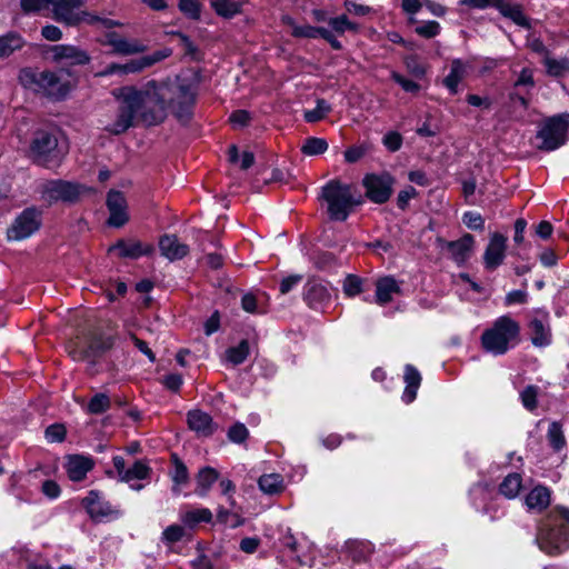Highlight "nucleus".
Returning <instances> with one entry per match:
<instances>
[{
    "instance_id": "nucleus-10",
    "label": "nucleus",
    "mask_w": 569,
    "mask_h": 569,
    "mask_svg": "<svg viewBox=\"0 0 569 569\" xmlns=\"http://www.w3.org/2000/svg\"><path fill=\"white\" fill-rule=\"evenodd\" d=\"M362 184L366 188L367 198L375 203L381 204L390 199L395 178L388 172L381 174L371 173L363 178Z\"/></svg>"
},
{
    "instance_id": "nucleus-56",
    "label": "nucleus",
    "mask_w": 569,
    "mask_h": 569,
    "mask_svg": "<svg viewBox=\"0 0 569 569\" xmlns=\"http://www.w3.org/2000/svg\"><path fill=\"white\" fill-rule=\"evenodd\" d=\"M391 78L395 82H397L399 86H401V88L406 92L416 93L420 89V86L417 82L405 78L403 76H401L398 72H392Z\"/></svg>"
},
{
    "instance_id": "nucleus-6",
    "label": "nucleus",
    "mask_w": 569,
    "mask_h": 569,
    "mask_svg": "<svg viewBox=\"0 0 569 569\" xmlns=\"http://www.w3.org/2000/svg\"><path fill=\"white\" fill-rule=\"evenodd\" d=\"M29 152L34 163L48 169L57 168L62 158L58 150L56 132L44 129L34 132Z\"/></svg>"
},
{
    "instance_id": "nucleus-55",
    "label": "nucleus",
    "mask_w": 569,
    "mask_h": 569,
    "mask_svg": "<svg viewBox=\"0 0 569 569\" xmlns=\"http://www.w3.org/2000/svg\"><path fill=\"white\" fill-rule=\"evenodd\" d=\"M440 31V24L437 21H428L416 27V32L423 38H433Z\"/></svg>"
},
{
    "instance_id": "nucleus-48",
    "label": "nucleus",
    "mask_w": 569,
    "mask_h": 569,
    "mask_svg": "<svg viewBox=\"0 0 569 569\" xmlns=\"http://www.w3.org/2000/svg\"><path fill=\"white\" fill-rule=\"evenodd\" d=\"M172 462L174 463V471L172 475V480L176 485H184L188 482L189 473L186 465L179 459V457L173 453L171 455Z\"/></svg>"
},
{
    "instance_id": "nucleus-57",
    "label": "nucleus",
    "mask_w": 569,
    "mask_h": 569,
    "mask_svg": "<svg viewBox=\"0 0 569 569\" xmlns=\"http://www.w3.org/2000/svg\"><path fill=\"white\" fill-rule=\"evenodd\" d=\"M172 34L180 39L184 54L191 57L192 59H197L199 50L198 47L190 40V38L181 32H173Z\"/></svg>"
},
{
    "instance_id": "nucleus-54",
    "label": "nucleus",
    "mask_w": 569,
    "mask_h": 569,
    "mask_svg": "<svg viewBox=\"0 0 569 569\" xmlns=\"http://www.w3.org/2000/svg\"><path fill=\"white\" fill-rule=\"evenodd\" d=\"M20 7L23 13H36L48 8V0H20Z\"/></svg>"
},
{
    "instance_id": "nucleus-20",
    "label": "nucleus",
    "mask_w": 569,
    "mask_h": 569,
    "mask_svg": "<svg viewBox=\"0 0 569 569\" xmlns=\"http://www.w3.org/2000/svg\"><path fill=\"white\" fill-rule=\"evenodd\" d=\"M24 76L32 77L33 82L42 90L47 92V94L60 98L66 94V88L61 83L60 78L57 73L51 71H42L37 76L31 74L30 72H24Z\"/></svg>"
},
{
    "instance_id": "nucleus-31",
    "label": "nucleus",
    "mask_w": 569,
    "mask_h": 569,
    "mask_svg": "<svg viewBox=\"0 0 569 569\" xmlns=\"http://www.w3.org/2000/svg\"><path fill=\"white\" fill-rule=\"evenodd\" d=\"M24 39L14 31L0 36V59L10 57L13 52L23 48Z\"/></svg>"
},
{
    "instance_id": "nucleus-41",
    "label": "nucleus",
    "mask_w": 569,
    "mask_h": 569,
    "mask_svg": "<svg viewBox=\"0 0 569 569\" xmlns=\"http://www.w3.org/2000/svg\"><path fill=\"white\" fill-rule=\"evenodd\" d=\"M328 150V142L323 138L310 137L307 138L301 146V152L306 156L322 154Z\"/></svg>"
},
{
    "instance_id": "nucleus-1",
    "label": "nucleus",
    "mask_w": 569,
    "mask_h": 569,
    "mask_svg": "<svg viewBox=\"0 0 569 569\" xmlns=\"http://www.w3.org/2000/svg\"><path fill=\"white\" fill-rule=\"evenodd\" d=\"M119 101L117 119L108 131L121 134L133 127L134 121L147 127L158 126L167 118L163 94L156 80L148 81L143 87L126 86L113 91Z\"/></svg>"
},
{
    "instance_id": "nucleus-59",
    "label": "nucleus",
    "mask_w": 569,
    "mask_h": 569,
    "mask_svg": "<svg viewBox=\"0 0 569 569\" xmlns=\"http://www.w3.org/2000/svg\"><path fill=\"white\" fill-rule=\"evenodd\" d=\"M301 274H291L283 278L280 282L279 291L282 295L289 293L298 283L302 281Z\"/></svg>"
},
{
    "instance_id": "nucleus-26",
    "label": "nucleus",
    "mask_w": 569,
    "mask_h": 569,
    "mask_svg": "<svg viewBox=\"0 0 569 569\" xmlns=\"http://www.w3.org/2000/svg\"><path fill=\"white\" fill-rule=\"evenodd\" d=\"M530 340L535 347H547L551 343V330L549 325L538 318L529 322Z\"/></svg>"
},
{
    "instance_id": "nucleus-46",
    "label": "nucleus",
    "mask_w": 569,
    "mask_h": 569,
    "mask_svg": "<svg viewBox=\"0 0 569 569\" xmlns=\"http://www.w3.org/2000/svg\"><path fill=\"white\" fill-rule=\"evenodd\" d=\"M186 530L182 526L171 525L167 527L161 536V541L166 545H172L183 539Z\"/></svg>"
},
{
    "instance_id": "nucleus-32",
    "label": "nucleus",
    "mask_w": 569,
    "mask_h": 569,
    "mask_svg": "<svg viewBox=\"0 0 569 569\" xmlns=\"http://www.w3.org/2000/svg\"><path fill=\"white\" fill-rule=\"evenodd\" d=\"M466 76V66L460 59H455L451 62L450 72L443 79V84L448 88V90L456 94L458 92V84Z\"/></svg>"
},
{
    "instance_id": "nucleus-11",
    "label": "nucleus",
    "mask_w": 569,
    "mask_h": 569,
    "mask_svg": "<svg viewBox=\"0 0 569 569\" xmlns=\"http://www.w3.org/2000/svg\"><path fill=\"white\" fill-rule=\"evenodd\" d=\"M80 196V186L66 180H51L42 184L41 198L48 203L74 202Z\"/></svg>"
},
{
    "instance_id": "nucleus-27",
    "label": "nucleus",
    "mask_w": 569,
    "mask_h": 569,
    "mask_svg": "<svg viewBox=\"0 0 569 569\" xmlns=\"http://www.w3.org/2000/svg\"><path fill=\"white\" fill-rule=\"evenodd\" d=\"M526 506L529 510H537L541 512L547 509L550 505V491L545 486H536L527 496H526Z\"/></svg>"
},
{
    "instance_id": "nucleus-16",
    "label": "nucleus",
    "mask_w": 569,
    "mask_h": 569,
    "mask_svg": "<svg viewBox=\"0 0 569 569\" xmlns=\"http://www.w3.org/2000/svg\"><path fill=\"white\" fill-rule=\"evenodd\" d=\"M107 207L110 212L108 223L120 228L129 220L127 213V200L121 191L110 190L107 196Z\"/></svg>"
},
{
    "instance_id": "nucleus-38",
    "label": "nucleus",
    "mask_w": 569,
    "mask_h": 569,
    "mask_svg": "<svg viewBox=\"0 0 569 569\" xmlns=\"http://www.w3.org/2000/svg\"><path fill=\"white\" fill-rule=\"evenodd\" d=\"M250 347L248 340L243 339L236 347H230L226 351L227 360L233 366L241 365L249 356Z\"/></svg>"
},
{
    "instance_id": "nucleus-60",
    "label": "nucleus",
    "mask_w": 569,
    "mask_h": 569,
    "mask_svg": "<svg viewBox=\"0 0 569 569\" xmlns=\"http://www.w3.org/2000/svg\"><path fill=\"white\" fill-rule=\"evenodd\" d=\"M417 196V190L412 186H408L401 190L397 197V206L399 209L405 210L408 207V202L411 198Z\"/></svg>"
},
{
    "instance_id": "nucleus-29",
    "label": "nucleus",
    "mask_w": 569,
    "mask_h": 569,
    "mask_svg": "<svg viewBox=\"0 0 569 569\" xmlns=\"http://www.w3.org/2000/svg\"><path fill=\"white\" fill-rule=\"evenodd\" d=\"M405 382L407 383L402 399L410 403L412 402L417 397V390L421 382V376L419 371L412 366L407 365L405 367V376H403Z\"/></svg>"
},
{
    "instance_id": "nucleus-3",
    "label": "nucleus",
    "mask_w": 569,
    "mask_h": 569,
    "mask_svg": "<svg viewBox=\"0 0 569 569\" xmlns=\"http://www.w3.org/2000/svg\"><path fill=\"white\" fill-rule=\"evenodd\" d=\"M327 204V213L331 220L346 221L353 208L361 203L352 193V186L339 179L328 181L318 197Z\"/></svg>"
},
{
    "instance_id": "nucleus-43",
    "label": "nucleus",
    "mask_w": 569,
    "mask_h": 569,
    "mask_svg": "<svg viewBox=\"0 0 569 569\" xmlns=\"http://www.w3.org/2000/svg\"><path fill=\"white\" fill-rule=\"evenodd\" d=\"M151 469L144 462L138 460L131 468H128L121 481L129 482L136 479L142 480L149 477Z\"/></svg>"
},
{
    "instance_id": "nucleus-14",
    "label": "nucleus",
    "mask_w": 569,
    "mask_h": 569,
    "mask_svg": "<svg viewBox=\"0 0 569 569\" xmlns=\"http://www.w3.org/2000/svg\"><path fill=\"white\" fill-rule=\"evenodd\" d=\"M49 52L52 61L57 63L66 60L71 66H84L91 61V57L86 50L72 44L51 46Z\"/></svg>"
},
{
    "instance_id": "nucleus-28",
    "label": "nucleus",
    "mask_w": 569,
    "mask_h": 569,
    "mask_svg": "<svg viewBox=\"0 0 569 569\" xmlns=\"http://www.w3.org/2000/svg\"><path fill=\"white\" fill-rule=\"evenodd\" d=\"M400 287L392 277L380 278L376 283V302L386 305L392 300L393 293H399Z\"/></svg>"
},
{
    "instance_id": "nucleus-34",
    "label": "nucleus",
    "mask_w": 569,
    "mask_h": 569,
    "mask_svg": "<svg viewBox=\"0 0 569 569\" xmlns=\"http://www.w3.org/2000/svg\"><path fill=\"white\" fill-rule=\"evenodd\" d=\"M219 472L211 467H203L197 475V493L206 496L211 486L218 480Z\"/></svg>"
},
{
    "instance_id": "nucleus-22",
    "label": "nucleus",
    "mask_w": 569,
    "mask_h": 569,
    "mask_svg": "<svg viewBox=\"0 0 569 569\" xmlns=\"http://www.w3.org/2000/svg\"><path fill=\"white\" fill-rule=\"evenodd\" d=\"M93 466L94 462L91 458L81 455H71L68 457L66 470L70 480L82 481Z\"/></svg>"
},
{
    "instance_id": "nucleus-25",
    "label": "nucleus",
    "mask_w": 569,
    "mask_h": 569,
    "mask_svg": "<svg viewBox=\"0 0 569 569\" xmlns=\"http://www.w3.org/2000/svg\"><path fill=\"white\" fill-rule=\"evenodd\" d=\"M329 299V290L322 282L312 279L305 284L303 300L310 308L316 309L318 306L325 301H328Z\"/></svg>"
},
{
    "instance_id": "nucleus-58",
    "label": "nucleus",
    "mask_w": 569,
    "mask_h": 569,
    "mask_svg": "<svg viewBox=\"0 0 569 569\" xmlns=\"http://www.w3.org/2000/svg\"><path fill=\"white\" fill-rule=\"evenodd\" d=\"M383 144L391 152L398 151L402 144V137L400 133L395 131L388 132L383 137Z\"/></svg>"
},
{
    "instance_id": "nucleus-7",
    "label": "nucleus",
    "mask_w": 569,
    "mask_h": 569,
    "mask_svg": "<svg viewBox=\"0 0 569 569\" xmlns=\"http://www.w3.org/2000/svg\"><path fill=\"white\" fill-rule=\"evenodd\" d=\"M172 54V50L170 48H163L161 50H157L148 56H142L137 59H132L127 63H110L102 71L98 72L96 77H108L111 74H129L141 72L142 70L152 67L153 64L169 58Z\"/></svg>"
},
{
    "instance_id": "nucleus-53",
    "label": "nucleus",
    "mask_w": 569,
    "mask_h": 569,
    "mask_svg": "<svg viewBox=\"0 0 569 569\" xmlns=\"http://www.w3.org/2000/svg\"><path fill=\"white\" fill-rule=\"evenodd\" d=\"M463 223L471 230H483L485 220L480 213L468 211L462 217Z\"/></svg>"
},
{
    "instance_id": "nucleus-49",
    "label": "nucleus",
    "mask_w": 569,
    "mask_h": 569,
    "mask_svg": "<svg viewBox=\"0 0 569 569\" xmlns=\"http://www.w3.org/2000/svg\"><path fill=\"white\" fill-rule=\"evenodd\" d=\"M329 24L338 33H343L347 30L357 31V26L349 21L346 14L331 18Z\"/></svg>"
},
{
    "instance_id": "nucleus-50",
    "label": "nucleus",
    "mask_w": 569,
    "mask_h": 569,
    "mask_svg": "<svg viewBox=\"0 0 569 569\" xmlns=\"http://www.w3.org/2000/svg\"><path fill=\"white\" fill-rule=\"evenodd\" d=\"M66 427L61 423L50 425L44 432L49 442H62L66 438Z\"/></svg>"
},
{
    "instance_id": "nucleus-17",
    "label": "nucleus",
    "mask_w": 569,
    "mask_h": 569,
    "mask_svg": "<svg viewBox=\"0 0 569 569\" xmlns=\"http://www.w3.org/2000/svg\"><path fill=\"white\" fill-rule=\"evenodd\" d=\"M507 238L499 233H492L490 241L486 248L483 260L485 266L489 270H495L505 259Z\"/></svg>"
},
{
    "instance_id": "nucleus-63",
    "label": "nucleus",
    "mask_w": 569,
    "mask_h": 569,
    "mask_svg": "<svg viewBox=\"0 0 569 569\" xmlns=\"http://www.w3.org/2000/svg\"><path fill=\"white\" fill-rule=\"evenodd\" d=\"M42 493L49 499H56L60 496L61 489L53 480H46L41 486Z\"/></svg>"
},
{
    "instance_id": "nucleus-15",
    "label": "nucleus",
    "mask_w": 569,
    "mask_h": 569,
    "mask_svg": "<svg viewBox=\"0 0 569 569\" xmlns=\"http://www.w3.org/2000/svg\"><path fill=\"white\" fill-rule=\"evenodd\" d=\"M81 505L94 521H101L104 518L118 515V511L108 501L103 500L96 490L89 491L88 496L82 499Z\"/></svg>"
},
{
    "instance_id": "nucleus-36",
    "label": "nucleus",
    "mask_w": 569,
    "mask_h": 569,
    "mask_svg": "<svg viewBox=\"0 0 569 569\" xmlns=\"http://www.w3.org/2000/svg\"><path fill=\"white\" fill-rule=\"evenodd\" d=\"M547 439L556 452L561 451L566 447L567 441L562 430V425L559 421H552L550 423L547 432Z\"/></svg>"
},
{
    "instance_id": "nucleus-9",
    "label": "nucleus",
    "mask_w": 569,
    "mask_h": 569,
    "mask_svg": "<svg viewBox=\"0 0 569 569\" xmlns=\"http://www.w3.org/2000/svg\"><path fill=\"white\" fill-rule=\"evenodd\" d=\"M42 224V210L36 207L26 208L8 228L9 240L21 241L36 233Z\"/></svg>"
},
{
    "instance_id": "nucleus-52",
    "label": "nucleus",
    "mask_w": 569,
    "mask_h": 569,
    "mask_svg": "<svg viewBox=\"0 0 569 569\" xmlns=\"http://www.w3.org/2000/svg\"><path fill=\"white\" fill-rule=\"evenodd\" d=\"M248 429L243 423L237 422L230 427L228 439L234 443H242L248 438Z\"/></svg>"
},
{
    "instance_id": "nucleus-35",
    "label": "nucleus",
    "mask_w": 569,
    "mask_h": 569,
    "mask_svg": "<svg viewBox=\"0 0 569 569\" xmlns=\"http://www.w3.org/2000/svg\"><path fill=\"white\" fill-rule=\"evenodd\" d=\"M258 485L261 491L268 495H276L282 491L283 480L278 473L263 475L259 478Z\"/></svg>"
},
{
    "instance_id": "nucleus-62",
    "label": "nucleus",
    "mask_w": 569,
    "mask_h": 569,
    "mask_svg": "<svg viewBox=\"0 0 569 569\" xmlns=\"http://www.w3.org/2000/svg\"><path fill=\"white\" fill-rule=\"evenodd\" d=\"M41 36L48 41L56 42L62 39V31L57 26L47 24L42 27Z\"/></svg>"
},
{
    "instance_id": "nucleus-5",
    "label": "nucleus",
    "mask_w": 569,
    "mask_h": 569,
    "mask_svg": "<svg viewBox=\"0 0 569 569\" xmlns=\"http://www.w3.org/2000/svg\"><path fill=\"white\" fill-rule=\"evenodd\" d=\"M569 113L563 112L547 117L538 124L536 139L539 141L537 149L550 152L562 147L568 140Z\"/></svg>"
},
{
    "instance_id": "nucleus-23",
    "label": "nucleus",
    "mask_w": 569,
    "mask_h": 569,
    "mask_svg": "<svg viewBox=\"0 0 569 569\" xmlns=\"http://www.w3.org/2000/svg\"><path fill=\"white\" fill-rule=\"evenodd\" d=\"M161 254L170 261L179 260L189 252V247L179 241L174 234H164L159 240Z\"/></svg>"
},
{
    "instance_id": "nucleus-42",
    "label": "nucleus",
    "mask_w": 569,
    "mask_h": 569,
    "mask_svg": "<svg viewBox=\"0 0 569 569\" xmlns=\"http://www.w3.org/2000/svg\"><path fill=\"white\" fill-rule=\"evenodd\" d=\"M316 108L312 110H306L303 118L309 123H316L322 120L330 111L331 106L325 99H317Z\"/></svg>"
},
{
    "instance_id": "nucleus-37",
    "label": "nucleus",
    "mask_w": 569,
    "mask_h": 569,
    "mask_svg": "<svg viewBox=\"0 0 569 569\" xmlns=\"http://www.w3.org/2000/svg\"><path fill=\"white\" fill-rule=\"evenodd\" d=\"M211 519L212 513L207 508L190 510L181 516V521L190 529L194 528L200 522H210Z\"/></svg>"
},
{
    "instance_id": "nucleus-12",
    "label": "nucleus",
    "mask_w": 569,
    "mask_h": 569,
    "mask_svg": "<svg viewBox=\"0 0 569 569\" xmlns=\"http://www.w3.org/2000/svg\"><path fill=\"white\" fill-rule=\"evenodd\" d=\"M113 347L111 336L103 333H91L87 337L84 348L88 358V369L90 375H96V365L98 360Z\"/></svg>"
},
{
    "instance_id": "nucleus-21",
    "label": "nucleus",
    "mask_w": 569,
    "mask_h": 569,
    "mask_svg": "<svg viewBox=\"0 0 569 569\" xmlns=\"http://www.w3.org/2000/svg\"><path fill=\"white\" fill-rule=\"evenodd\" d=\"M187 422L192 431L203 437H210L216 431L211 416L199 409L190 410L187 413Z\"/></svg>"
},
{
    "instance_id": "nucleus-47",
    "label": "nucleus",
    "mask_w": 569,
    "mask_h": 569,
    "mask_svg": "<svg viewBox=\"0 0 569 569\" xmlns=\"http://www.w3.org/2000/svg\"><path fill=\"white\" fill-rule=\"evenodd\" d=\"M363 280L356 274H348L343 281V292L348 297H355L363 291Z\"/></svg>"
},
{
    "instance_id": "nucleus-64",
    "label": "nucleus",
    "mask_w": 569,
    "mask_h": 569,
    "mask_svg": "<svg viewBox=\"0 0 569 569\" xmlns=\"http://www.w3.org/2000/svg\"><path fill=\"white\" fill-rule=\"evenodd\" d=\"M535 81L532 71L528 68H523L518 77V79L515 82V88L519 87H527V88H533Z\"/></svg>"
},
{
    "instance_id": "nucleus-13",
    "label": "nucleus",
    "mask_w": 569,
    "mask_h": 569,
    "mask_svg": "<svg viewBox=\"0 0 569 569\" xmlns=\"http://www.w3.org/2000/svg\"><path fill=\"white\" fill-rule=\"evenodd\" d=\"M537 541L543 552L556 556L569 548V533L566 529L551 528L541 533Z\"/></svg>"
},
{
    "instance_id": "nucleus-61",
    "label": "nucleus",
    "mask_w": 569,
    "mask_h": 569,
    "mask_svg": "<svg viewBox=\"0 0 569 569\" xmlns=\"http://www.w3.org/2000/svg\"><path fill=\"white\" fill-rule=\"evenodd\" d=\"M366 148L362 146H352L345 151V160L349 163H355L366 154Z\"/></svg>"
},
{
    "instance_id": "nucleus-40",
    "label": "nucleus",
    "mask_w": 569,
    "mask_h": 569,
    "mask_svg": "<svg viewBox=\"0 0 569 569\" xmlns=\"http://www.w3.org/2000/svg\"><path fill=\"white\" fill-rule=\"evenodd\" d=\"M211 4L217 14L223 18H232L240 12V3L237 0H212Z\"/></svg>"
},
{
    "instance_id": "nucleus-8",
    "label": "nucleus",
    "mask_w": 569,
    "mask_h": 569,
    "mask_svg": "<svg viewBox=\"0 0 569 569\" xmlns=\"http://www.w3.org/2000/svg\"><path fill=\"white\" fill-rule=\"evenodd\" d=\"M49 6L52 19L67 27H77L90 17L89 12L81 10L83 0H48Z\"/></svg>"
},
{
    "instance_id": "nucleus-2",
    "label": "nucleus",
    "mask_w": 569,
    "mask_h": 569,
    "mask_svg": "<svg viewBox=\"0 0 569 569\" xmlns=\"http://www.w3.org/2000/svg\"><path fill=\"white\" fill-rule=\"evenodd\" d=\"M158 82L167 110L171 109L179 121H189L197 100V86L180 77Z\"/></svg>"
},
{
    "instance_id": "nucleus-33",
    "label": "nucleus",
    "mask_w": 569,
    "mask_h": 569,
    "mask_svg": "<svg viewBox=\"0 0 569 569\" xmlns=\"http://www.w3.org/2000/svg\"><path fill=\"white\" fill-rule=\"evenodd\" d=\"M522 487V478L520 473H509L500 483L499 492L508 499H513L518 496Z\"/></svg>"
},
{
    "instance_id": "nucleus-24",
    "label": "nucleus",
    "mask_w": 569,
    "mask_h": 569,
    "mask_svg": "<svg viewBox=\"0 0 569 569\" xmlns=\"http://www.w3.org/2000/svg\"><path fill=\"white\" fill-rule=\"evenodd\" d=\"M473 236L466 233L456 241L447 242L446 248L452 260H455L457 263H462L469 258L473 248Z\"/></svg>"
},
{
    "instance_id": "nucleus-19",
    "label": "nucleus",
    "mask_w": 569,
    "mask_h": 569,
    "mask_svg": "<svg viewBox=\"0 0 569 569\" xmlns=\"http://www.w3.org/2000/svg\"><path fill=\"white\" fill-rule=\"evenodd\" d=\"M106 44L112 47L113 53L121 56L137 54L146 51V46L138 40H128L111 31L106 34Z\"/></svg>"
},
{
    "instance_id": "nucleus-45",
    "label": "nucleus",
    "mask_w": 569,
    "mask_h": 569,
    "mask_svg": "<svg viewBox=\"0 0 569 569\" xmlns=\"http://www.w3.org/2000/svg\"><path fill=\"white\" fill-rule=\"evenodd\" d=\"M110 407V399L106 393H97L88 403V411L92 415H100Z\"/></svg>"
},
{
    "instance_id": "nucleus-39",
    "label": "nucleus",
    "mask_w": 569,
    "mask_h": 569,
    "mask_svg": "<svg viewBox=\"0 0 569 569\" xmlns=\"http://www.w3.org/2000/svg\"><path fill=\"white\" fill-rule=\"evenodd\" d=\"M346 549L352 560L357 562L365 560L367 556L372 551L371 545L369 542L357 540L348 541L346 543Z\"/></svg>"
},
{
    "instance_id": "nucleus-4",
    "label": "nucleus",
    "mask_w": 569,
    "mask_h": 569,
    "mask_svg": "<svg viewBox=\"0 0 569 569\" xmlns=\"http://www.w3.org/2000/svg\"><path fill=\"white\" fill-rule=\"evenodd\" d=\"M519 333L518 322L509 316H501L491 328L483 331L481 343L487 352L501 356L509 350L511 341L516 340Z\"/></svg>"
},
{
    "instance_id": "nucleus-44",
    "label": "nucleus",
    "mask_w": 569,
    "mask_h": 569,
    "mask_svg": "<svg viewBox=\"0 0 569 569\" xmlns=\"http://www.w3.org/2000/svg\"><path fill=\"white\" fill-rule=\"evenodd\" d=\"M539 395V388L533 385L527 386L521 392H520V399L523 405V407L529 410L533 411L538 407V398Z\"/></svg>"
},
{
    "instance_id": "nucleus-18",
    "label": "nucleus",
    "mask_w": 569,
    "mask_h": 569,
    "mask_svg": "<svg viewBox=\"0 0 569 569\" xmlns=\"http://www.w3.org/2000/svg\"><path fill=\"white\" fill-rule=\"evenodd\" d=\"M152 244H143L142 242L133 239L118 240L109 251H117L121 258L138 259L141 256H149L153 252Z\"/></svg>"
},
{
    "instance_id": "nucleus-30",
    "label": "nucleus",
    "mask_w": 569,
    "mask_h": 569,
    "mask_svg": "<svg viewBox=\"0 0 569 569\" xmlns=\"http://www.w3.org/2000/svg\"><path fill=\"white\" fill-rule=\"evenodd\" d=\"M495 8H497L503 17L512 20L516 24L527 28L530 27L520 4H512L506 0H497V2H495Z\"/></svg>"
},
{
    "instance_id": "nucleus-51",
    "label": "nucleus",
    "mask_w": 569,
    "mask_h": 569,
    "mask_svg": "<svg viewBox=\"0 0 569 569\" xmlns=\"http://www.w3.org/2000/svg\"><path fill=\"white\" fill-rule=\"evenodd\" d=\"M179 9L190 19H199L200 6L198 0H179Z\"/></svg>"
}]
</instances>
